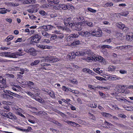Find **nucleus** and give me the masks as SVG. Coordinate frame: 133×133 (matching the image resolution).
I'll list each match as a JSON object with an SVG mask.
<instances>
[{"mask_svg": "<svg viewBox=\"0 0 133 133\" xmlns=\"http://www.w3.org/2000/svg\"><path fill=\"white\" fill-rule=\"evenodd\" d=\"M14 37L12 35L9 36L5 39V41L6 42H9Z\"/></svg>", "mask_w": 133, "mask_h": 133, "instance_id": "cd10ccee", "label": "nucleus"}, {"mask_svg": "<svg viewBox=\"0 0 133 133\" xmlns=\"http://www.w3.org/2000/svg\"><path fill=\"white\" fill-rule=\"evenodd\" d=\"M69 80L73 84H76L77 83V81L76 79H70Z\"/></svg>", "mask_w": 133, "mask_h": 133, "instance_id": "a18cd8bd", "label": "nucleus"}, {"mask_svg": "<svg viewBox=\"0 0 133 133\" xmlns=\"http://www.w3.org/2000/svg\"><path fill=\"white\" fill-rule=\"evenodd\" d=\"M96 79H97L98 80H101V81H102L104 80L103 79H104V78L100 77L99 76H96Z\"/></svg>", "mask_w": 133, "mask_h": 133, "instance_id": "052dcab7", "label": "nucleus"}, {"mask_svg": "<svg viewBox=\"0 0 133 133\" xmlns=\"http://www.w3.org/2000/svg\"><path fill=\"white\" fill-rule=\"evenodd\" d=\"M74 19H76V22L79 23H81L82 22H84L85 21L84 17L83 16L81 15H77V16L75 17L74 18Z\"/></svg>", "mask_w": 133, "mask_h": 133, "instance_id": "1a4fd4ad", "label": "nucleus"}, {"mask_svg": "<svg viewBox=\"0 0 133 133\" xmlns=\"http://www.w3.org/2000/svg\"><path fill=\"white\" fill-rule=\"evenodd\" d=\"M81 35L83 36L88 37L90 36V31H84L81 33Z\"/></svg>", "mask_w": 133, "mask_h": 133, "instance_id": "412c9836", "label": "nucleus"}, {"mask_svg": "<svg viewBox=\"0 0 133 133\" xmlns=\"http://www.w3.org/2000/svg\"><path fill=\"white\" fill-rule=\"evenodd\" d=\"M116 35L118 37H119V39L121 40H123L124 38L125 37V36L124 34L121 33L120 32H118L116 34Z\"/></svg>", "mask_w": 133, "mask_h": 133, "instance_id": "6ab92c4d", "label": "nucleus"}, {"mask_svg": "<svg viewBox=\"0 0 133 133\" xmlns=\"http://www.w3.org/2000/svg\"><path fill=\"white\" fill-rule=\"evenodd\" d=\"M39 13L44 18L46 17L48 15L43 10H40L39 11Z\"/></svg>", "mask_w": 133, "mask_h": 133, "instance_id": "4be33fe9", "label": "nucleus"}, {"mask_svg": "<svg viewBox=\"0 0 133 133\" xmlns=\"http://www.w3.org/2000/svg\"><path fill=\"white\" fill-rule=\"evenodd\" d=\"M118 116L122 118H125L126 117V116L124 114H119L118 115Z\"/></svg>", "mask_w": 133, "mask_h": 133, "instance_id": "603ef678", "label": "nucleus"}, {"mask_svg": "<svg viewBox=\"0 0 133 133\" xmlns=\"http://www.w3.org/2000/svg\"><path fill=\"white\" fill-rule=\"evenodd\" d=\"M47 1L50 4H52L53 3L55 4H58L59 2V0H47Z\"/></svg>", "mask_w": 133, "mask_h": 133, "instance_id": "bb28decb", "label": "nucleus"}, {"mask_svg": "<svg viewBox=\"0 0 133 133\" xmlns=\"http://www.w3.org/2000/svg\"><path fill=\"white\" fill-rule=\"evenodd\" d=\"M2 97L3 98L6 99H8V97L9 96V95L6 94H2L1 95Z\"/></svg>", "mask_w": 133, "mask_h": 133, "instance_id": "a19ab883", "label": "nucleus"}, {"mask_svg": "<svg viewBox=\"0 0 133 133\" xmlns=\"http://www.w3.org/2000/svg\"><path fill=\"white\" fill-rule=\"evenodd\" d=\"M51 6V5L50 4H44L42 5L41 6V7L42 9H43L45 10H47L49 9V8Z\"/></svg>", "mask_w": 133, "mask_h": 133, "instance_id": "393cba45", "label": "nucleus"}, {"mask_svg": "<svg viewBox=\"0 0 133 133\" xmlns=\"http://www.w3.org/2000/svg\"><path fill=\"white\" fill-rule=\"evenodd\" d=\"M32 37V40L33 42L36 43L39 42L41 38V36L40 34H34Z\"/></svg>", "mask_w": 133, "mask_h": 133, "instance_id": "39448f33", "label": "nucleus"}, {"mask_svg": "<svg viewBox=\"0 0 133 133\" xmlns=\"http://www.w3.org/2000/svg\"><path fill=\"white\" fill-rule=\"evenodd\" d=\"M56 8L58 10H61L62 9L66 10L68 9L67 5H57Z\"/></svg>", "mask_w": 133, "mask_h": 133, "instance_id": "9b49d317", "label": "nucleus"}, {"mask_svg": "<svg viewBox=\"0 0 133 133\" xmlns=\"http://www.w3.org/2000/svg\"><path fill=\"white\" fill-rule=\"evenodd\" d=\"M132 36L129 35H127L126 36V39L128 41H131L133 39V36L132 35Z\"/></svg>", "mask_w": 133, "mask_h": 133, "instance_id": "f704fd0d", "label": "nucleus"}, {"mask_svg": "<svg viewBox=\"0 0 133 133\" xmlns=\"http://www.w3.org/2000/svg\"><path fill=\"white\" fill-rule=\"evenodd\" d=\"M119 72L121 74H126L127 73V71L123 69L121 70H119Z\"/></svg>", "mask_w": 133, "mask_h": 133, "instance_id": "13d9d810", "label": "nucleus"}, {"mask_svg": "<svg viewBox=\"0 0 133 133\" xmlns=\"http://www.w3.org/2000/svg\"><path fill=\"white\" fill-rule=\"evenodd\" d=\"M59 28V29H62L63 30L66 31L69 33H70L71 32L70 30L66 26H65L64 27L60 26Z\"/></svg>", "mask_w": 133, "mask_h": 133, "instance_id": "a878e982", "label": "nucleus"}, {"mask_svg": "<svg viewBox=\"0 0 133 133\" xmlns=\"http://www.w3.org/2000/svg\"><path fill=\"white\" fill-rule=\"evenodd\" d=\"M42 29H45L46 31H48L51 30L54 28V26L51 25H44L41 27Z\"/></svg>", "mask_w": 133, "mask_h": 133, "instance_id": "f8f14e48", "label": "nucleus"}, {"mask_svg": "<svg viewBox=\"0 0 133 133\" xmlns=\"http://www.w3.org/2000/svg\"><path fill=\"white\" fill-rule=\"evenodd\" d=\"M82 24L83 23H79L78 24L76 23V25L74 26L73 28L77 31H80L82 29Z\"/></svg>", "mask_w": 133, "mask_h": 133, "instance_id": "6e6552de", "label": "nucleus"}, {"mask_svg": "<svg viewBox=\"0 0 133 133\" xmlns=\"http://www.w3.org/2000/svg\"><path fill=\"white\" fill-rule=\"evenodd\" d=\"M9 115L6 114H5V115H2L5 117H8L10 118V119H16L17 117L15 116L14 114L11 113L9 112L8 113Z\"/></svg>", "mask_w": 133, "mask_h": 133, "instance_id": "9d476101", "label": "nucleus"}, {"mask_svg": "<svg viewBox=\"0 0 133 133\" xmlns=\"http://www.w3.org/2000/svg\"><path fill=\"white\" fill-rule=\"evenodd\" d=\"M40 62V60L39 59L36 60L34 62H32L30 64V65L31 66H34L36 65L39 63Z\"/></svg>", "mask_w": 133, "mask_h": 133, "instance_id": "7c9ffc66", "label": "nucleus"}, {"mask_svg": "<svg viewBox=\"0 0 133 133\" xmlns=\"http://www.w3.org/2000/svg\"><path fill=\"white\" fill-rule=\"evenodd\" d=\"M64 25L66 26L69 25L71 28H73L74 26L76 25V19L71 17L65 18L64 20Z\"/></svg>", "mask_w": 133, "mask_h": 133, "instance_id": "7ed1b4c3", "label": "nucleus"}, {"mask_svg": "<svg viewBox=\"0 0 133 133\" xmlns=\"http://www.w3.org/2000/svg\"><path fill=\"white\" fill-rule=\"evenodd\" d=\"M105 5L107 7H110L113 6V4L111 2L110 3H107L105 4Z\"/></svg>", "mask_w": 133, "mask_h": 133, "instance_id": "6e6d98bb", "label": "nucleus"}, {"mask_svg": "<svg viewBox=\"0 0 133 133\" xmlns=\"http://www.w3.org/2000/svg\"><path fill=\"white\" fill-rule=\"evenodd\" d=\"M76 55L75 53H71L70 55H68V57H69L70 59H74Z\"/></svg>", "mask_w": 133, "mask_h": 133, "instance_id": "72a5a7b5", "label": "nucleus"}, {"mask_svg": "<svg viewBox=\"0 0 133 133\" xmlns=\"http://www.w3.org/2000/svg\"><path fill=\"white\" fill-rule=\"evenodd\" d=\"M130 45H124L116 47L115 49L122 50L123 49H126L128 48H130Z\"/></svg>", "mask_w": 133, "mask_h": 133, "instance_id": "ddd939ff", "label": "nucleus"}, {"mask_svg": "<svg viewBox=\"0 0 133 133\" xmlns=\"http://www.w3.org/2000/svg\"><path fill=\"white\" fill-rule=\"evenodd\" d=\"M121 14L122 15L124 16H127L128 14H129V11H125L121 13Z\"/></svg>", "mask_w": 133, "mask_h": 133, "instance_id": "79ce46f5", "label": "nucleus"}, {"mask_svg": "<svg viewBox=\"0 0 133 133\" xmlns=\"http://www.w3.org/2000/svg\"><path fill=\"white\" fill-rule=\"evenodd\" d=\"M41 43H45L47 44H48L50 43V41L48 39H43L41 40Z\"/></svg>", "mask_w": 133, "mask_h": 133, "instance_id": "e433bc0d", "label": "nucleus"}, {"mask_svg": "<svg viewBox=\"0 0 133 133\" xmlns=\"http://www.w3.org/2000/svg\"><path fill=\"white\" fill-rule=\"evenodd\" d=\"M38 46L39 48L43 49H45L47 48V46L46 45H39Z\"/></svg>", "mask_w": 133, "mask_h": 133, "instance_id": "c03bdc74", "label": "nucleus"}, {"mask_svg": "<svg viewBox=\"0 0 133 133\" xmlns=\"http://www.w3.org/2000/svg\"><path fill=\"white\" fill-rule=\"evenodd\" d=\"M28 86L29 87L30 89H34V84L32 82L29 81L27 83Z\"/></svg>", "mask_w": 133, "mask_h": 133, "instance_id": "5701e85b", "label": "nucleus"}, {"mask_svg": "<svg viewBox=\"0 0 133 133\" xmlns=\"http://www.w3.org/2000/svg\"><path fill=\"white\" fill-rule=\"evenodd\" d=\"M32 8L29 9L27 10V11L29 13H35L37 12L38 9V8H35L32 6Z\"/></svg>", "mask_w": 133, "mask_h": 133, "instance_id": "dca6fc26", "label": "nucleus"}, {"mask_svg": "<svg viewBox=\"0 0 133 133\" xmlns=\"http://www.w3.org/2000/svg\"><path fill=\"white\" fill-rule=\"evenodd\" d=\"M46 58H49V62H57L59 61V59L57 58H54V57H50L49 55L47 56Z\"/></svg>", "mask_w": 133, "mask_h": 133, "instance_id": "2eb2a0df", "label": "nucleus"}, {"mask_svg": "<svg viewBox=\"0 0 133 133\" xmlns=\"http://www.w3.org/2000/svg\"><path fill=\"white\" fill-rule=\"evenodd\" d=\"M25 92L29 96H32L33 95V94L29 91H27Z\"/></svg>", "mask_w": 133, "mask_h": 133, "instance_id": "e2e57ef3", "label": "nucleus"}, {"mask_svg": "<svg viewBox=\"0 0 133 133\" xmlns=\"http://www.w3.org/2000/svg\"><path fill=\"white\" fill-rule=\"evenodd\" d=\"M99 95L101 96L102 98H105L106 97V96L102 92L99 91Z\"/></svg>", "mask_w": 133, "mask_h": 133, "instance_id": "09e8293b", "label": "nucleus"}, {"mask_svg": "<svg viewBox=\"0 0 133 133\" xmlns=\"http://www.w3.org/2000/svg\"><path fill=\"white\" fill-rule=\"evenodd\" d=\"M84 59L85 60L88 62H91L92 61L96 62L97 61H98L102 64H104L105 62V59L100 56L97 57L93 55L91 56H88L87 57Z\"/></svg>", "mask_w": 133, "mask_h": 133, "instance_id": "f03ea898", "label": "nucleus"}, {"mask_svg": "<svg viewBox=\"0 0 133 133\" xmlns=\"http://www.w3.org/2000/svg\"><path fill=\"white\" fill-rule=\"evenodd\" d=\"M104 31L108 33H110L111 32V30L109 28H104Z\"/></svg>", "mask_w": 133, "mask_h": 133, "instance_id": "864d4df0", "label": "nucleus"}, {"mask_svg": "<svg viewBox=\"0 0 133 133\" xmlns=\"http://www.w3.org/2000/svg\"><path fill=\"white\" fill-rule=\"evenodd\" d=\"M79 35V33L78 34H71L67 37L66 40L68 42H70L74 39L75 38L78 37Z\"/></svg>", "mask_w": 133, "mask_h": 133, "instance_id": "0eeeda50", "label": "nucleus"}, {"mask_svg": "<svg viewBox=\"0 0 133 133\" xmlns=\"http://www.w3.org/2000/svg\"><path fill=\"white\" fill-rule=\"evenodd\" d=\"M111 46H110L106 45H103L101 46V48L103 49H104L106 48L108 49H111Z\"/></svg>", "mask_w": 133, "mask_h": 133, "instance_id": "37998d69", "label": "nucleus"}, {"mask_svg": "<svg viewBox=\"0 0 133 133\" xmlns=\"http://www.w3.org/2000/svg\"><path fill=\"white\" fill-rule=\"evenodd\" d=\"M24 50L33 56H35L36 55L35 50L33 48H30L27 46H25L24 48Z\"/></svg>", "mask_w": 133, "mask_h": 133, "instance_id": "20e7f679", "label": "nucleus"}, {"mask_svg": "<svg viewBox=\"0 0 133 133\" xmlns=\"http://www.w3.org/2000/svg\"><path fill=\"white\" fill-rule=\"evenodd\" d=\"M132 108V107L130 106L125 107V110L128 111H131Z\"/></svg>", "mask_w": 133, "mask_h": 133, "instance_id": "5fc2aeb1", "label": "nucleus"}, {"mask_svg": "<svg viewBox=\"0 0 133 133\" xmlns=\"http://www.w3.org/2000/svg\"><path fill=\"white\" fill-rule=\"evenodd\" d=\"M75 53L76 56H79L84 55L85 54V52L84 50H81L80 51H77Z\"/></svg>", "mask_w": 133, "mask_h": 133, "instance_id": "4468645a", "label": "nucleus"}, {"mask_svg": "<svg viewBox=\"0 0 133 133\" xmlns=\"http://www.w3.org/2000/svg\"><path fill=\"white\" fill-rule=\"evenodd\" d=\"M115 66H110L109 68V70L111 71H114L115 70Z\"/></svg>", "mask_w": 133, "mask_h": 133, "instance_id": "58836bf2", "label": "nucleus"}, {"mask_svg": "<svg viewBox=\"0 0 133 133\" xmlns=\"http://www.w3.org/2000/svg\"><path fill=\"white\" fill-rule=\"evenodd\" d=\"M62 88L63 90L65 91H67L68 90H69V89L68 88L66 87L65 86H63Z\"/></svg>", "mask_w": 133, "mask_h": 133, "instance_id": "bf43d9fd", "label": "nucleus"}, {"mask_svg": "<svg viewBox=\"0 0 133 133\" xmlns=\"http://www.w3.org/2000/svg\"><path fill=\"white\" fill-rule=\"evenodd\" d=\"M8 93L10 95L18 97L19 95L13 92L10 91L8 92Z\"/></svg>", "mask_w": 133, "mask_h": 133, "instance_id": "2f4dec72", "label": "nucleus"}, {"mask_svg": "<svg viewBox=\"0 0 133 133\" xmlns=\"http://www.w3.org/2000/svg\"><path fill=\"white\" fill-rule=\"evenodd\" d=\"M41 66H48L49 65H50V64H48L47 63H43L41 64Z\"/></svg>", "mask_w": 133, "mask_h": 133, "instance_id": "680f3d73", "label": "nucleus"}, {"mask_svg": "<svg viewBox=\"0 0 133 133\" xmlns=\"http://www.w3.org/2000/svg\"><path fill=\"white\" fill-rule=\"evenodd\" d=\"M24 54V53L22 52H16L11 54L10 52H7L1 53L0 54V56H4L6 57L15 58H18L19 56H22Z\"/></svg>", "mask_w": 133, "mask_h": 133, "instance_id": "f257e3e1", "label": "nucleus"}, {"mask_svg": "<svg viewBox=\"0 0 133 133\" xmlns=\"http://www.w3.org/2000/svg\"><path fill=\"white\" fill-rule=\"evenodd\" d=\"M33 98L34 99L36 100L39 102L40 103H42L43 102V99H40L39 98H37L36 96H34Z\"/></svg>", "mask_w": 133, "mask_h": 133, "instance_id": "4c0bfd02", "label": "nucleus"}, {"mask_svg": "<svg viewBox=\"0 0 133 133\" xmlns=\"http://www.w3.org/2000/svg\"><path fill=\"white\" fill-rule=\"evenodd\" d=\"M87 9L88 11L92 12H95L96 11V10L90 8H88Z\"/></svg>", "mask_w": 133, "mask_h": 133, "instance_id": "8fccbe9b", "label": "nucleus"}, {"mask_svg": "<svg viewBox=\"0 0 133 133\" xmlns=\"http://www.w3.org/2000/svg\"><path fill=\"white\" fill-rule=\"evenodd\" d=\"M36 2L35 0H26L23 2L24 4H33L35 3Z\"/></svg>", "mask_w": 133, "mask_h": 133, "instance_id": "a211bd4d", "label": "nucleus"}, {"mask_svg": "<svg viewBox=\"0 0 133 133\" xmlns=\"http://www.w3.org/2000/svg\"><path fill=\"white\" fill-rule=\"evenodd\" d=\"M56 39H57V38L56 34H54L51 35L50 37V40L51 41H54Z\"/></svg>", "mask_w": 133, "mask_h": 133, "instance_id": "473e14b6", "label": "nucleus"}, {"mask_svg": "<svg viewBox=\"0 0 133 133\" xmlns=\"http://www.w3.org/2000/svg\"><path fill=\"white\" fill-rule=\"evenodd\" d=\"M52 33L56 34L57 39H62L64 36V34L62 33L60 31L57 30L54 31Z\"/></svg>", "mask_w": 133, "mask_h": 133, "instance_id": "423d86ee", "label": "nucleus"}, {"mask_svg": "<svg viewBox=\"0 0 133 133\" xmlns=\"http://www.w3.org/2000/svg\"><path fill=\"white\" fill-rule=\"evenodd\" d=\"M77 125H78L76 123L74 122L71 121V126L75 127Z\"/></svg>", "mask_w": 133, "mask_h": 133, "instance_id": "774afa93", "label": "nucleus"}, {"mask_svg": "<svg viewBox=\"0 0 133 133\" xmlns=\"http://www.w3.org/2000/svg\"><path fill=\"white\" fill-rule=\"evenodd\" d=\"M5 82V80L2 77L0 78V83L2 84H4Z\"/></svg>", "mask_w": 133, "mask_h": 133, "instance_id": "3c124183", "label": "nucleus"}, {"mask_svg": "<svg viewBox=\"0 0 133 133\" xmlns=\"http://www.w3.org/2000/svg\"><path fill=\"white\" fill-rule=\"evenodd\" d=\"M80 43V41L76 39L72 43L73 45H76Z\"/></svg>", "mask_w": 133, "mask_h": 133, "instance_id": "ea45409f", "label": "nucleus"}, {"mask_svg": "<svg viewBox=\"0 0 133 133\" xmlns=\"http://www.w3.org/2000/svg\"><path fill=\"white\" fill-rule=\"evenodd\" d=\"M88 114L90 119L94 120H96V118L93 114L90 113H89Z\"/></svg>", "mask_w": 133, "mask_h": 133, "instance_id": "c9c22d12", "label": "nucleus"}, {"mask_svg": "<svg viewBox=\"0 0 133 133\" xmlns=\"http://www.w3.org/2000/svg\"><path fill=\"white\" fill-rule=\"evenodd\" d=\"M67 7H68V9L70 10V9H74V7L72 6V5L67 4Z\"/></svg>", "mask_w": 133, "mask_h": 133, "instance_id": "4d7b16f0", "label": "nucleus"}, {"mask_svg": "<svg viewBox=\"0 0 133 133\" xmlns=\"http://www.w3.org/2000/svg\"><path fill=\"white\" fill-rule=\"evenodd\" d=\"M102 34V30L100 29H98L97 31H96V33L95 34V36L97 37H101Z\"/></svg>", "mask_w": 133, "mask_h": 133, "instance_id": "f3484780", "label": "nucleus"}, {"mask_svg": "<svg viewBox=\"0 0 133 133\" xmlns=\"http://www.w3.org/2000/svg\"><path fill=\"white\" fill-rule=\"evenodd\" d=\"M121 78L119 77H118L115 75L113 76H110L109 77V79L112 80H116L117 79H119Z\"/></svg>", "mask_w": 133, "mask_h": 133, "instance_id": "b1692460", "label": "nucleus"}, {"mask_svg": "<svg viewBox=\"0 0 133 133\" xmlns=\"http://www.w3.org/2000/svg\"><path fill=\"white\" fill-rule=\"evenodd\" d=\"M48 94L53 98H54L55 97V95L53 92H49L48 93Z\"/></svg>", "mask_w": 133, "mask_h": 133, "instance_id": "de8ad7c7", "label": "nucleus"}, {"mask_svg": "<svg viewBox=\"0 0 133 133\" xmlns=\"http://www.w3.org/2000/svg\"><path fill=\"white\" fill-rule=\"evenodd\" d=\"M48 69V68L45 67L44 66H42V67L39 68V70H47Z\"/></svg>", "mask_w": 133, "mask_h": 133, "instance_id": "69168bd1", "label": "nucleus"}, {"mask_svg": "<svg viewBox=\"0 0 133 133\" xmlns=\"http://www.w3.org/2000/svg\"><path fill=\"white\" fill-rule=\"evenodd\" d=\"M130 93V91L128 90H125L122 92V93H123L125 94H128Z\"/></svg>", "mask_w": 133, "mask_h": 133, "instance_id": "0e129e2a", "label": "nucleus"}, {"mask_svg": "<svg viewBox=\"0 0 133 133\" xmlns=\"http://www.w3.org/2000/svg\"><path fill=\"white\" fill-rule=\"evenodd\" d=\"M3 108H4V109H6L8 111H9L10 110V109L9 108V107L7 105L4 106Z\"/></svg>", "mask_w": 133, "mask_h": 133, "instance_id": "338daca9", "label": "nucleus"}, {"mask_svg": "<svg viewBox=\"0 0 133 133\" xmlns=\"http://www.w3.org/2000/svg\"><path fill=\"white\" fill-rule=\"evenodd\" d=\"M42 34L43 36L47 38H49L50 37L51 35L50 34H49L47 32L43 30L42 32Z\"/></svg>", "mask_w": 133, "mask_h": 133, "instance_id": "aec40b11", "label": "nucleus"}, {"mask_svg": "<svg viewBox=\"0 0 133 133\" xmlns=\"http://www.w3.org/2000/svg\"><path fill=\"white\" fill-rule=\"evenodd\" d=\"M88 87L89 88L91 89V90L94 91H95L96 90V87L93 86L92 85H88Z\"/></svg>", "mask_w": 133, "mask_h": 133, "instance_id": "49530a36", "label": "nucleus"}, {"mask_svg": "<svg viewBox=\"0 0 133 133\" xmlns=\"http://www.w3.org/2000/svg\"><path fill=\"white\" fill-rule=\"evenodd\" d=\"M85 24L90 27H92L94 25V24L92 23L91 21H86L85 22Z\"/></svg>", "mask_w": 133, "mask_h": 133, "instance_id": "c85d7f7f", "label": "nucleus"}, {"mask_svg": "<svg viewBox=\"0 0 133 133\" xmlns=\"http://www.w3.org/2000/svg\"><path fill=\"white\" fill-rule=\"evenodd\" d=\"M116 25L119 28L122 29L124 27V25L121 22H119L117 23Z\"/></svg>", "mask_w": 133, "mask_h": 133, "instance_id": "c756f323", "label": "nucleus"}]
</instances>
